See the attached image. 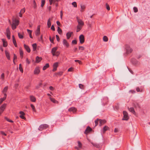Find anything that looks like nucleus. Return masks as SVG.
I'll list each match as a JSON object with an SVG mask.
<instances>
[{
	"label": "nucleus",
	"mask_w": 150,
	"mask_h": 150,
	"mask_svg": "<svg viewBox=\"0 0 150 150\" xmlns=\"http://www.w3.org/2000/svg\"><path fill=\"white\" fill-rule=\"evenodd\" d=\"M123 117L122 119V120H128L129 119V117L128 116V114L127 112L125 111H123Z\"/></svg>",
	"instance_id": "obj_1"
},
{
	"label": "nucleus",
	"mask_w": 150,
	"mask_h": 150,
	"mask_svg": "<svg viewBox=\"0 0 150 150\" xmlns=\"http://www.w3.org/2000/svg\"><path fill=\"white\" fill-rule=\"evenodd\" d=\"M48 127V125L46 124H42L40 125L38 128V129L40 131H42L43 129H46Z\"/></svg>",
	"instance_id": "obj_2"
},
{
	"label": "nucleus",
	"mask_w": 150,
	"mask_h": 150,
	"mask_svg": "<svg viewBox=\"0 0 150 150\" xmlns=\"http://www.w3.org/2000/svg\"><path fill=\"white\" fill-rule=\"evenodd\" d=\"M126 53L127 54L131 53L132 51V49L128 45H126Z\"/></svg>",
	"instance_id": "obj_3"
},
{
	"label": "nucleus",
	"mask_w": 150,
	"mask_h": 150,
	"mask_svg": "<svg viewBox=\"0 0 150 150\" xmlns=\"http://www.w3.org/2000/svg\"><path fill=\"white\" fill-rule=\"evenodd\" d=\"M80 42L81 44H83L84 42V37L83 35H81L79 37Z\"/></svg>",
	"instance_id": "obj_4"
},
{
	"label": "nucleus",
	"mask_w": 150,
	"mask_h": 150,
	"mask_svg": "<svg viewBox=\"0 0 150 150\" xmlns=\"http://www.w3.org/2000/svg\"><path fill=\"white\" fill-rule=\"evenodd\" d=\"M40 72V68L38 67H36L34 70V74L37 75L39 74Z\"/></svg>",
	"instance_id": "obj_5"
},
{
	"label": "nucleus",
	"mask_w": 150,
	"mask_h": 150,
	"mask_svg": "<svg viewBox=\"0 0 150 150\" xmlns=\"http://www.w3.org/2000/svg\"><path fill=\"white\" fill-rule=\"evenodd\" d=\"M77 19L78 23V25L83 26L84 25L83 22L81 19H79L78 17H77Z\"/></svg>",
	"instance_id": "obj_6"
},
{
	"label": "nucleus",
	"mask_w": 150,
	"mask_h": 150,
	"mask_svg": "<svg viewBox=\"0 0 150 150\" xmlns=\"http://www.w3.org/2000/svg\"><path fill=\"white\" fill-rule=\"evenodd\" d=\"M58 64L59 63L58 62H56L54 64L53 66V69H52L53 71H55L57 70V68L58 66Z\"/></svg>",
	"instance_id": "obj_7"
},
{
	"label": "nucleus",
	"mask_w": 150,
	"mask_h": 150,
	"mask_svg": "<svg viewBox=\"0 0 150 150\" xmlns=\"http://www.w3.org/2000/svg\"><path fill=\"white\" fill-rule=\"evenodd\" d=\"M92 130V129L89 127L88 126L87 127L86 129L84 132V133L86 134H87L88 133L90 132Z\"/></svg>",
	"instance_id": "obj_8"
},
{
	"label": "nucleus",
	"mask_w": 150,
	"mask_h": 150,
	"mask_svg": "<svg viewBox=\"0 0 150 150\" xmlns=\"http://www.w3.org/2000/svg\"><path fill=\"white\" fill-rule=\"evenodd\" d=\"M40 33V25L38 26L37 29L35 32V34L36 36L38 35Z\"/></svg>",
	"instance_id": "obj_9"
},
{
	"label": "nucleus",
	"mask_w": 150,
	"mask_h": 150,
	"mask_svg": "<svg viewBox=\"0 0 150 150\" xmlns=\"http://www.w3.org/2000/svg\"><path fill=\"white\" fill-rule=\"evenodd\" d=\"M63 45L64 46H66L67 47H69V44L68 42L67 41L66 39H63Z\"/></svg>",
	"instance_id": "obj_10"
},
{
	"label": "nucleus",
	"mask_w": 150,
	"mask_h": 150,
	"mask_svg": "<svg viewBox=\"0 0 150 150\" xmlns=\"http://www.w3.org/2000/svg\"><path fill=\"white\" fill-rule=\"evenodd\" d=\"M19 113L21 114V115L20 116V117L22 119H25V117L24 116V115H25V114L24 112L23 111H20L19 112Z\"/></svg>",
	"instance_id": "obj_11"
},
{
	"label": "nucleus",
	"mask_w": 150,
	"mask_h": 150,
	"mask_svg": "<svg viewBox=\"0 0 150 150\" xmlns=\"http://www.w3.org/2000/svg\"><path fill=\"white\" fill-rule=\"evenodd\" d=\"M73 34V32H68L66 34L67 38V39H69L71 37V35Z\"/></svg>",
	"instance_id": "obj_12"
},
{
	"label": "nucleus",
	"mask_w": 150,
	"mask_h": 150,
	"mask_svg": "<svg viewBox=\"0 0 150 150\" xmlns=\"http://www.w3.org/2000/svg\"><path fill=\"white\" fill-rule=\"evenodd\" d=\"M76 109L74 107H71L68 110L70 112H72L73 113H74L76 111Z\"/></svg>",
	"instance_id": "obj_13"
},
{
	"label": "nucleus",
	"mask_w": 150,
	"mask_h": 150,
	"mask_svg": "<svg viewBox=\"0 0 150 150\" xmlns=\"http://www.w3.org/2000/svg\"><path fill=\"white\" fill-rule=\"evenodd\" d=\"M57 49V47H53L51 50V53H52V55L53 54L55 53L56 52Z\"/></svg>",
	"instance_id": "obj_14"
},
{
	"label": "nucleus",
	"mask_w": 150,
	"mask_h": 150,
	"mask_svg": "<svg viewBox=\"0 0 150 150\" xmlns=\"http://www.w3.org/2000/svg\"><path fill=\"white\" fill-rule=\"evenodd\" d=\"M3 43V46L4 47H6L7 46L8 44L7 41H6L5 39H1Z\"/></svg>",
	"instance_id": "obj_15"
},
{
	"label": "nucleus",
	"mask_w": 150,
	"mask_h": 150,
	"mask_svg": "<svg viewBox=\"0 0 150 150\" xmlns=\"http://www.w3.org/2000/svg\"><path fill=\"white\" fill-rule=\"evenodd\" d=\"M6 94L4 93V96L3 98H0V104L2 103L3 101L6 98Z\"/></svg>",
	"instance_id": "obj_16"
},
{
	"label": "nucleus",
	"mask_w": 150,
	"mask_h": 150,
	"mask_svg": "<svg viewBox=\"0 0 150 150\" xmlns=\"http://www.w3.org/2000/svg\"><path fill=\"white\" fill-rule=\"evenodd\" d=\"M24 46L25 49L29 53L30 52V50L29 47L28 45L25 44L24 45Z\"/></svg>",
	"instance_id": "obj_17"
},
{
	"label": "nucleus",
	"mask_w": 150,
	"mask_h": 150,
	"mask_svg": "<svg viewBox=\"0 0 150 150\" xmlns=\"http://www.w3.org/2000/svg\"><path fill=\"white\" fill-rule=\"evenodd\" d=\"M100 121V124L99 126H101L103 124L105 123L106 122V121L104 120H102L101 119H99Z\"/></svg>",
	"instance_id": "obj_18"
},
{
	"label": "nucleus",
	"mask_w": 150,
	"mask_h": 150,
	"mask_svg": "<svg viewBox=\"0 0 150 150\" xmlns=\"http://www.w3.org/2000/svg\"><path fill=\"white\" fill-rule=\"evenodd\" d=\"M128 110L131 112L135 115V112L134 110V109L133 107H131L130 108H128Z\"/></svg>",
	"instance_id": "obj_19"
},
{
	"label": "nucleus",
	"mask_w": 150,
	"mask_h": 150,
	"mask_svg": "<svg viewBox=\"0 0 150 150\" xmlns=\"http://www.w3.org/2000/svg\"><path fill=\"white\" fill-rule=\"evenodd\" d=\"M5 53L6 56L7 58V59L9 60H10V56L9 54V53L6 50L5 51Z\"/></svg>",
	"instance_id": "obj_20"
},
{
	"label": "nucleus",
	"mask_w": 150,
	"mask_h": 150,
	"mask_svg": "<svg viewBox=\"0 0 150 150\" xmlns=\"http://www.w3.org/2000/svg\"><path fill=\"white\" fill-rule=\"evenodd\" d=\"M6 106V104L4 103L3 104L0 108V109L3 112Z\"/></svg>",
	"instance_id": "obj_21"
},
{
	"label": "nucleus",
	"mask_w": 150,
	"mask_h": 150,
	"mask_svg": "<svg viewBox=\"0 0 150 150\" xmlns=\"http://www.w3.org/2000/svg\"><path fill=\"white\" fill-rule=\"evenodd\" d=\"M30 100L32 102H35L36 100V99L35 97L33 96H30Z\"/></svg>",
	"instance_id": "obj_22"
},
{
	"label": "nucleus",
	"mask_w": 150,
	"mask_h": 150,
	"mask_svg": "<svg viewBox=\"0 0 150 150\" xmlns=\"http://www.w3.org/2000/svg\"><path fill=\"white\" fill-rule=\"evenodd\" d=\"M42 58L41 57L37 56L36 58V62L37 63L41 61Z\"/></svg>",
	"instance_id": "obj_23"
},
{
	"label": "nucleus",
	"mask_w": 150,
	"mask_h": 150,
	"mask_svg": "<svg viewBox=\"0 0 150 150\" xmlns=\"http://www.w3.org/2000/svg\"><path fill=\"white\" fill-rule=\"evenodd\" d=\"M82 26L81 25H77L76 31L77 32H79L81 29Z\"/></svg>",
	"instance_id": "obj_24"
},
{
	"label": "nucleus",
	"mask_w": 150,
	"mask_h": 150,
	"mask_svg": "<svg viewBox=\"0 0 150 150\" xmlns=\"http://www.w3.org/2000/svg\"><path fill=\"white\" fill-rule=\"evenodd\" d=\"M50 99L51 101L55 103H58V101L55 100L54 98L51 97L50 98Z\"/></svg>",
	"instance_id": "obj_25"
},
{
	"label": "nucleus",
	"mask_w": 150,
	"mask_h": 150,
	"mask_svg": "<svg viewBox=\"0 0 150 150\" xmlns=\"http://www.w3.org/2000/svg\"><path fill=\"white\" fill-rule=\"evenodd\" d=\"M47 25L48 28H50L51 25V19L49 18L47 21Z\"/></svg>",
	"instance_id": "obj_26"
},
{
	"label": "nucleus",
	"mask_w": 150,
	"mask_h": 150,
	"mask_svg": "<svg viewBox=\"0 0 150 150\" xmlns=\"http://www.w3.org/2000/svg\"><path fill=\"white\" fill-rule=\"evenodd\" d=\"M8 86H6L3 89L2 91V93L4 94V93H6V92H7L8 89Z\"/></svg>",
	"instance_id": "obj_27"
},
{
	"label": "nucleus",
	"mask_w": 150,
	"mask_h": 150,
	"mask_svg": "<svg viewBox=\"0 0 150 150\" xmlns=\"http://www.w3.org/2000/svg\"><path fill=\"white\" fill-rule=\"evenodd\" d=\"M49 67V64L47 63L45 66H44L42 68V70H46L47 68H48Z\"/></svg>",
	"instance_id": "obj_28"
},
{
	"label": "nucleus",
	"mask_w": 150,
	"mask_h": 150,
	"mask_svg": "<svg viewBox=\"0 0 150 150\" xmlns=\"http://www.w3.org/2000/svg\"><path fill=\"white\" fill-rule=\"evenodd\" d=\"M13 23H14L16 25H18L19 24V21L17 20H13Z\"/></svg>",
	"instance_id": "obj_29"
},
{
	"label": "nucleus",
	"mask_w": 150,
	"mask_h": 150,
	"mask_svg": "<svg viewBox=\"0 0 150 150\" xmlns=\"http://www.w3.org/2000/svg\"><path fill=\"white\" fill-rule=\"evenodd\" d=\"M57 31L58 33L60 35L62 34V29L60 28L59 27H57Z\"/></svg>",
	"instance_id": "obj_30"
},
{
	"label": "nucleus",
	"mask_w": 150,
	"mask_h": 150,
	"mask_svg": "<svg viewBox=\"0 0 150 150\" xmlns=\"http://www.w3.org/2000/svg\"><path fill=\"white\" fill-rule=\"evenodd\" d=\"M32 47L33 49V50L35 51L36 50L37 47V44L36 43H34L32 45Z\"/></svg>",
	"instance_id": "obj_31"
},
{
	"label": "nucleus",
	"mask_w": 150,
	"mask_h": 150,
	"mask_svg": "<svg viewBox=\"0 0 150 150\" xmlns=\"http://www.w3.org/2000/svg\"><path fill=\"white\" fill-rule=\"evenodd\" d=\"M109 129V127L107 126H105L103 127V132H105V131L108 130Z\"/></svg>",
	"instance_id": "obj_32"
},
{
	"label": "nucleus",
	"mask_w": 150,
	"mask_h": 150,
	"mask_svg": "<svg viewBox=\"0 0 150 150\" xmlns=\"http://www.w3.org/2000/svg\"><path fill=\"white\" fill-rule=\"evenodd\" d=\"M81 12H83L84 11V9L85 8V6L84 5H81Z\"/></svg>",
	"instance_id": "obj_33"
},
{
	"label": "nucleus",
	"mask_w": 150,
	"mask_h": 150,
	"mask_svg": "<svg viewBox=\"0 0 150 150\" xmlns=\"http://www.w3.org/2000/svg\"><path fill=\"white\" fill-rule=\"evenodd\" d=\"M60 54V52L59 51H57L55 53L53 54V56L58 57Z\"/></svg>",
	"instance_id": "obj_34"
},
{
	"label": "nucleus",
	"mask_w": 150,
	"mask_h": 150,
	"mask_svg": "<svg viewBox=\"0 0 150 150\" xmlns=\"http://www.w3.org/2000/svg\"><path fill=\"white\" fill-rule=\"evenodd\" d=\"M17 25H15L14 24V23H13L11 25V27L12 28L13 30H14L15 29H16V26Z\"/></svg>",
	"instance_id": "obj_35"
},
{
	"label": "nucleus",
	"mask_w": 150,
	"mask_h": 150,
	"mask_svg": "<svg viewBox=\"0 0 150 150\" xmlns=\"http://www.w3.org/2000/svg\"><path fill=\"white\" fill-rule=\"evenodd\" d=\"M103 40L105 42H107L108 41V37L106 36H104L103 38Z\"/></svg>",
	"instance_id": "obj_36"
},
{
	"label": "nucleus",
	"mask_w": 150,
	"mask_h": 150,
	"mask_svg": "<svg viewBox=\"0 0 150 150\" xmlns=\"http://www.w3.org/2000/svg\"><path fill=\"white\" fill-rule=\"evenodd\" d=\"M19 69L20 71L22 73H23V69L21 66V64H20L19 65Z\"/></svg>",
	"instance_id": "obj_37"
},
{
	"label": "nucleus",
	"mask_w": 150,
	"mask_h": 150,
	"mask_svg": "<svg viewBox=\"0 0 150 150\" xmlns=\"http://www.w3.org/2000/svg\"><path fill=\"white\" fill-rule=\"evenodd\" d=\"M20 54L21 58H22L23 57V53L22 50L21 49L20 50Z\"/></svg>",
	"instance_id": "obj_38"
},
{
	"label": "nucleus",
	"mask_w": 150,
	"mask_h": 150,
	"mask_svg": "<svg viewBox=\"0 0 150 150\" xmlns=\"http://www.w3.org/2000/svg\"><path fill=\"white\" fill-rule=\"evenodd\" d=\"M33 4L34 5V6H33L34 8V9L36 8H37L36 4L35 1V0L33 1Z\"/></svg>",
	"instance_id": "obj_39"
},
{
	"label": "nucleus",
	"mask_w": 150,
	"mask_h": 150,
	"mask_svg": "<svg viewBox=\"0 0 150 150\" xmlns=\"http://www.w3.org/2000/svg\"><path fill=\"white\" fill-rule=\"evenodd\" d=\"M30 106L31 108H32L33 111L35 112L36 110L34 105L33 104H31L30 105Z\"/></svg>",
	"instance_id": "obj_40"
},
{
	"label": "nucleus",
	"mask_w": 150,
	"mask_h": 150,
	"mask_svg": "<svg viewBox=\"0 0 150 150\" xmlns=\"http://www.w3.org/2000/svg\"><path fill=\"white\" fill-rule=\"evenodd\" d=\"M5 119H6L7 121L10 122H13V121L10 120L7 117H5Z\"/></svg>",
	"instance_id": "obj_41"
},
{
	"label": "nucleus",
	"mask_w": 150,
	"mask_h": 150,
	"mask_svg": "<svg viewBox=\"0 0 150 150\" xmlns=\"http://www.w3.org/2000/svg\"><path fill=\"white\" fill-rule=\"evenodd\" d=\"M134 11L135 13H137L138 12V10L137 7H134L133 8Z\"/></svg>",
	"instance_id": "obj_42"
},
{
	"label": "nucleus",
	"mask_w": 150,
	"mask_h": 150,
	"mask_svg": "<svg viewBox=\"0 0 150 150\" xmlns=\"http://www.w3.org/2000/svg\"><path fill=\"white\" fill-rule=\"evenodd\" d=\"M72 4L73 6L74 7H76L77 6V4L76 2L74 1L72 3Z\"/></svg>",
	"instance_id": "obj_43"
},
{
	"label": "nucleus",
	"mask_w": 150,
	"mask_h": 150,
	"mask_svg": "<svg viewBox=\"0 0 150 150\" xmlns=\"http://www.w3.org/2000/svg\"><path fill=\"white\" fill-rule=\"evenodd\" d=\"M45 3V0H42L41 1V6L42 7H43Z\"/></svg>",
	"instance_id": "obj_44"
},
{
	"label": "nucleus",
	"mask_w": 150,
	"mask_h": 150,
	"mask_svg": "<svg viewBox=\"0 0 150 150\" xmlns=\"http://www.w3.org/2000/svg\"><path fill=\"white\" fill-rule=\"evenodd\" d=\"M6 34H11L8 28H7L6 29Z\"/></svg>",
	"instance_id": "obj_45"
},
{
	"label": "nucleus",
	"mask_w": 150,
	"mask_h": 150,
	"mask_svg": "<svg viewBox=\"0 0 150 150\" xmlns=\"http://www.w3.org/2000/svg\"><path fill=\"white\" fill-rule=\"evenodd\" d=\"M18 36L19 38L20 39H22L23 38V35H21L20 34V33H18Z\"/></svg>",
	"instance_id": "obj_46"
},
{
	"label": "nucleus",
	"mask_w": 150,
	"mask_h": 150,
	"mask_svg": "<svg viewBox=\"0 0 150 150\" xmlns=\"http://www.w3.org/2000/svg\"><path fill=\"white\" fill-rule=\"evenodd\" d=\"M13 55H14V57H13V62L14 64H15V62L14 61V60L15 59H17V57L15 54H13Z\"/></svg>",
	"instance_id": "obj_47"
},
{
	"label": "nucleus",
	"mask_w": 150,
	"mask_h": 150,
	"mask_svg": "<svg viewBox=\"0 0 150 150\" xmlns=\"http://www.w3.org/2000/svg\"><path fill=\"white\" fill-rule=\"evenodd\" d=\"M99 121V119H97L95 121V126H97L98 125V122Z\"/></svg>",
	"instance_id": "obj_48"
},
{
	"label": "nucleus",
	"mask_w": 150,
	"mask_h": 150,
	"mask_svg": "<svg viewBox=\"0 0 150 150\" xmlns=\"http://www.w3.org/2000/svg\"><path fill=\"white\" fill-rule=\"evenodd\" d=\"M79 50H84V48L83 47V46H79Z\"/></svg>",
	"instance_id": "obj_49"
},
{
	"label": "nucleus",
	"mask_w": 150,
	"mask_h": 150,
	"mask_svg": "<svg viewBox=\"0 0 150 150\" xmlns=\"http://www.w3.org/2000/svg\"><path fill=\"white\" fill-rule=\"evenodd\" d=\"M78 143L79 147V148H81L82 147L81 143L79 141H78Z\"/></svg>",
	"instance_id": "obj_50"
},
{
	"label": "nucleus",
	"mask_w": 150,
	"mask_h": 150,
	"mask_svg": "<svg viewBox=\"0 0 150 150\" xmlns=\"http://www.w3.org/2000/svg\"><path fill=\"white\" fill-rule=\"evenodd\" d=\"M25 11V8H23L21 9L20 11L22 13H24Z\"/></svg>",
	"instance_id": "obj_51"
},
{
	"label": "nucleus",
	"mask_w": 150,
	"mask_h": 150,
	"mask_svg": "<svg viewBox=\"0 0 150 150\" xmlns=\"http://www.w3.org/2000/svg\"><path fill=\"white\" fill-rule=\"evenodd\" d=\"M136 90L137 91V92H142V90H140L139 88L138 87H137V88Z\"/></svg>",
	"instance_id": "obj_52"
},
{
	"label": "nucleus",
	"mask_w": 150,
	"mask_h": 150,
	"mask_svg": "<svg viewBox=\"0 0 150 150\" xmlns=\"http://www.w3.org/2000/svg\"><path fill=\"white\" fill-rule=\"evenodd\" d=\"M56 38L57 39V41L58 42H59L60 38H59V36L58 35H56Z\"/></svg>",
	"instance_id": "obj_53"
},
{
	"label": "nucleus",
	"mask_w": 150,
	"mask_h": 150,
	"mask_svg": "<svg viewBox=\"0 0 150 150\" xmlns=\"http://www.w3.org/2000/svg\"><path fill=\"white\" fill-rule=\"evenodd\" d=\"M93 145L97 148H98L99 147V145L96 144H92Z\"/></svg>",
	"instance_id": "obj_54"
},
{
	"label": "nucleus",
	"mask_w": 150,
	"mask_h": 150,
	"mask_svg": "<svg viewBox=\"0 0 150 150\" xmlns=\"http://www.w3.org/2000/svg\"><path fill=\"white\" fill-rule=\"evenodd\" d=\"M106 8L107 10H110V7L109 5H108L107 4H106Z\"/></svg>",
	"instance_id": "obj_55"
},
{
	"label": "nucleus",
	"mask_w": 150,
	"mask_h": 150,
	"mask_svg": "<svg viewBox=\"0 0 150 150\" xmlns=\"http://www.w3.org/2000/svg\"><path fill=\"white\" fill-rule=\"evenodd\" d=\"M74 61L76 62H78L79 64H81V61L79 60H75Z\"/></svg>",
	"instance_id": "obj_56"
},
{
	"label": "nucleus",
	"mask_w": 150,
	"mask_h": 150,
	"mask_svg": "<svg viewBox=\"0 0 150 150\" xmlns=\"http://www.w3.org/2000/svg\"><path fill=\"white\" fill-rule=\"evenodd\" d=\"M79 87L80 88L82 89L83 88V86L81 84H79Z\"/></svg>",
	"instance_id": "obj_57"
},
{
	"label": "nucleus",
	"mask_w": 150,
	"mask_h": 150,
	"mask_svg": "<svg viewBox=\"0 0 150 150\" xmlns=\"http://www.w3.org/2000/svg\"><path fill=\"white\" fill-rule=\"evenodd\" d=\"M42 83H39L38 85L36 86V88L37 89L38 88L40 87V86H41L42 85Z\"/></svg>",
	"instance_id": "obj_58"
},
{
	"label": "nucleus",
	"mask_w": 150,
	"mask_h": 150,
	"mask_svg": "<svg viewBox=\"0 0 150 150\" xmlns=\"http://www.w3.org/2000/svg\"><path fill=\"white\" fill-rule=\"evenodd\" d=\"M49 39H50V41L52 43H53V42H54L53 38L52 39H51V36H50L49 37Z\"/></svg>",
	"instance_id": "obj_59"
},
{
	"label": "nucleus",
	"mask_w": 150,
	"mask_h": 150,
	"mask_svg": "<svg viewBox=\"0 0 150 150\" xmlns=\"http://www.w3.org/2000/svg\"><path fill=\"white\" fill-rule=\"evenodd\" d=\"M72 43L73 44H77V41L76 40H74L72 41Z\"/></svg>",
	"instance_id": "obj_60"
},
{
	"label": "nucleus",
	"mask_w": 150,
	"mask_h": 150,
	"mask_svg": "<svg viewBox=\"0 0 150 150\" xmlns=\"http://www.w3.org/2000/svg\"><path fill=\"white\" fill-rule=\"evenodd\" d=\"M11 34H6V36L8 39H10L11 38Z\"/></svg>",
	"instance_id": "obj_61"
},
{
	"label": "nucleus",
	"mask_w": 150,
	"mask_h": 150,
	"mask_svg": "<svg viewBox=\"0 0 150 150\" xmlns=\"http://www.w3.org/2000/svg\"><path fill=\"white\" fill-rule=\"evenodd\" d=\"M73 70V68L72 67H71L68 69V71H72Z\"/></svg>",
	"instance_id": "obj_62"
},
{
	"label": "nucleus",
	"mask_w": 150,
	"mask_h": 150,
	"mask_svg": "<svg viewBox=\"0 0 150 150\" xmlns=\"http://www.w3.org/2000/svg\"><path fill=\"white\" fill-rule=\"evenodd\" d=\"M51 29L53 31H54L55 30V28L54 27V25H52L51 26Z\"/></svg>",
	"instance_id": "obj_63"
},
{
	"label": "nucleus",
	"mask_w": 150,
	"mask_h": 150,
	"mask_svg": "<svg viewBox=\"0 0 150 150\" xmlns=\"http://www.w3.org/2000/svg\"><path fill=\"white\" fill-rule=\"evenodd\" d=\"M4 73H3L1 74V77L3 79L4 78Z\"/></svg>",
	"instance_id": "obj_64"
}]
</instances>
